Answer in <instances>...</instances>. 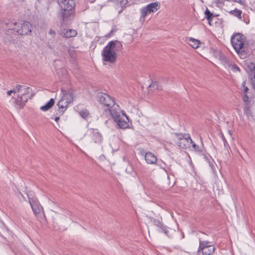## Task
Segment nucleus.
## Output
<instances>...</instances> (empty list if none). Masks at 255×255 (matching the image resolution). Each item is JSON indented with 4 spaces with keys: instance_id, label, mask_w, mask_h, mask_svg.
<instances>
[{
    "instance_id": "16",
    "label": "nucleus",
    "mask_w": 255,
    "mask_h": 255,
    "mask_svg": "<svg viewBox=\"0 0 255 255\" xmlns=\"http://www.w3.org/2000/svg\"><path fill=\"white\" fill-rule=\"evenodd\" d=\"M154 224L159 228V232H163L166 236H169L168 228L164 226L161 222L158 220H155Z\"/></svg>"
},
{
    "instance_id": "33",
    "label": "nucleus",
    "mask_w": 255,
    "mask_h": 255,
    "mask_svg": "<svg viewBox=\"0 0 255 255\" xmlns=\"http://www.w3.org/2000/svg\"><path fill=\"white\" fill-rule=\"evenodd\" d=\"M233 1L237 2L242 5H245L246 4L245 0H233Z\"/></svg>"
},
{
    "instance_id": "23",
    "label": "nucleus",
    "mask_w": 255,
    "mask_h": 255,
    "mask_svg": "<svg viewBox=\"0 0 255 255\" xmlns=\"http://www.w3.org/2000/svg\"><path fill=\"white\" fill-rule=\"evenodd\" d=\"M189 44L192 46L193 48L196 49L199 46V44L200 42L199 40L195 39L192 38H190L189 40Z\"/></svg>"
},
{
    "instance_id": "22",
    "label": "nucleus",
    "mask_w": 255,
    "mask_h": 255,
    "mask_svg": "<svg viewBox=\"0 0 255 255\" xmlns=\"http://www.w3.org/2000/svg\"><path fill=\"white\" fill-rule=\"evenodd\" d=\"M226 67L229 71H232L234 72H240V71L239 67L234 63H227Z\"/></svg>"
},
{
    "instance_id": "26",
    "label": "nucleus",
    "mask_w": 255,
    "mask_h": 255,
    "mask_svg": "<svg viewBox=\"0 0 255 255\" xmlns=\"http://www.w3.org/2000/svg\"><path fill=\"white\" fill-rule=\"evenodd\" d=\"M246 82H243L242 84V91L244 92V96H245L246 95H247L249 97H252V96L250 95H248V91L249 90V89L246 86Z\"/></svg>"
},
{
    "instance_id": "24",
    "label": "nucleus",
    "mask_w": 255,
    "mask_h": 255,
    "mask_svg": "<svg viewBox=\"0 0 255 255\" xmlns=\"http://www.w3.org/2000/svg\"><path fill=\"white\" fill-rule=\"evenodd\" d=\"M23 87H28L26 86H21L20 85L17 84L16 86L12 89L13 93H20V92H24Z\"/></svg>"
},
{
    "instance_id": "15",
    "label": "nucleus",
    "mask_w": 255,
    "mask_h": 255,
    "mask_svg": "<svg viewBox=\"0 0 255 255\" xmlns=\"http://www.w3.org/2000/svg\"><path fill=\"white\" fill-rule=\"evenodd\" d=\"M64 99H65L61 97L57 104L59 109L60 110V112L62 114L65 111L69 104L67 101H65Z\"/></svg>"
},
{
    "instance_id": "32",
    "label": "nucleus",
    "mask_w": 255,
    "mask_h": 255,
    "mask_svg": "<svg viewBox=\"0 0 255 255\" xmlns=\"http://www.w3.org/2000/svg\"><path fill=\"white\" fill-rule=\"evenodd\" d=\"M119 3H120L122 7L126 6L128 3V0H118Z\"/></svg>"
},
{
    "instance_id": "8",
    "label": "nucleus",
    "mask_w": 255,
    "mask_h": 255,
    "mask_svg": "<svg viewBox=\"0 0 255 255\" xmlns=\"http://www.w3.org/2000/svg\"><path fill=\"white\" fill-rule=\"evenodd\" d=\"M246 42V38L241 33H236L231 38L232 44L238 53H242L245 51L244 45Z\"/></svg>"
},
{
    "instance_id": "4",
    "label": "nucleus",
    "mask_w": 255,
    "mask_h": 255,
    "mask_svg": "<svg viewBox=\"0 0 255 255\" xmlns=\"http://www.w3.org/2000/svg\"><path fill=\"white\" fill-rule=\"evenodd\" d=\"M61 10V16L64 23L67 21L74 11L75 6L73 0H58Z\"/></svg>"
},
{
    "instance_id": "3",
    "label": "nucleus",
    "mask_w": 255,
    "mask_h": 255,
    "mask_svg": "<svg viewBox=\"0 0 255 255\" xmlns=\"http://www.w3.org/2000/svg\"><path fill=\"white\" fill-rule=\"evenodd\" d=\"M98 101L105 107V114L107 117L110 116L112 114L116 106H119L115 104L114 100L108 94L104 93L98 94L97 96Z\"/></svg>"
},
{
    "instance_id": "17",
    "label": "nucleus",
    "mask_w": 255,
    "mask_h": 255,
    "mask_svg": "<svg viewBox=\"0 0 255 255\" xmlns=\"http://www.w3.org/2000/svg\"><path fill=\"white\" fill-rule=\"evenodd\" d=\"M248 66L251 70V80L253 87L255 89V64L251 63Z\"/></svg>"
},
{
    "instance_id": "5",
    "label": "nucleus",
    "mask_w": 255,
    "mask_h": 255,
    "mask_svg": "<svg viewBox=\"0 0 255 255\" xmlns=\"http://www.w3.org/2000/svg\"><path fill=\"white\" fill-rule=\"evenodd\" d=\"M114 111L110 115L115 122L121 129H126L129 127V119L126 114L120 109L119 106H116Z\"/></svg>"
},
{
    "instance_id": "10",
    "label": "nucleus",
    "mask_w": 255,
    "mask_h": 255,
    "mask_svg": "<svg viewBox=\"0 0 255 255\" xmlns=\"http://www.w3.org/2000/svg\"><path fill=\"white\" fill-rule=\"evenodd\" d=\"M87 134L89 137L91 142L99 145L102 143L104 139L103 136L97 129H89L87 130Z\"/></svg>"
},
{
    "instance_id": "40",
    "label": "nucleus",
    "mask_w": 255,
    "mask_h": 255,
    "mask_svg": "<svg viewBox=\"0 0 255 255\" xmlns=\"http://www.w3.org/2000/svg\"><path fill=\"white\" fill-rule=\"evenodd\" d=\"M69 53L70 55L72 57H74V55H72V52H71V50H69Z\"/></svg>"
},
{
    "instance_id": "7",
    "label": "nucleus",
    "mask_w": 255,
    "mask_h": 255,
    "mask_svg": "<svg viewBox=\"0 0 255 255\" xmlns=\"http://www.w3.org/2000/svg\"><path fill=\"white\" fill-rule=\"evenodd\" d=\"M160 8V3L158 1H155L147 4L140 9V17L139 21L141 23L145 21V17L151 13H153L157 11Z\"/></svg>"
},
{
    "instance_id": "6",
    "label": "nucleus",
    "mask_w": 255,
    "mask_h": 255,
    "mask_svg": "<svg viewBox=\"0 0 255 255\" xmlns=\"http://www.w3.org/2000/svg\"><path fill=\"white\" fill-rule=\"evenodd\" d=\"M173 137L175 144L182 148H190L191 144L193 143L189 134L174 133L173 134Z\"/></svg>"
},
{
    "instance_id": "39",
    "label": "nucleus",
    "mask_w": 255,
    "mask_h": 255,
    "mask_svg": "<svg viewBox=\"0 0 255 255\" xmlns=\"http://www.w3.org/2000/svg\"><path fill=\"white\" fill-rule=\"evenodd\" d=\"M59 117H56L55 118V121L56 122H58V121H59Z\"/></svg>"
},
{
    "instance_id": "20",
    "label": "nucleus",
    "mask_w": 255,
    "mask_h": 255,
    "mask_svg": "<svg viewBox=\"0 0 255 255\" xmlns=\"http://www.w3.org/2000/svg\"><path fill=\"white\" fill-rule=\"evenodd\" d=\"M62 92L63 93L62 98L65 99V101H67L69 104H71L73 101V94L70 91H63L62 90Z\"/></svg>"
},
{
    "instance_id": "30",
    "label": "nucleus",
    "mask_w": 255,
    "mask_h": 255,
    "mask_svg": "<svg viewBox=\"0 0 255 255\" xmlns=\"http://www.w3.org/2000/svg\"><path fill=\"white\" fill-rule=\"evenodd\" d=\"M191 150L195 151L200 152V150L199 149V146L196 144L195 143L193 142V143L191 144V147L188 148Z\"/></svg>"
},
{
    "instance_id": "19",
    "label": "nucleus",
    "mask_w": 255,
    "mask_h": 255,
    "mask_svg": "<svg viewBox=\"0 0 255 255\" xmlns=\"http://www.w3.org/2000/svg\"><path fill=\"white\" fill-rule=\"evenodd\" d=\"M29 202L34 214L35 215L39 214L42 209V207L37 203L31 202L30 199H29Z\"/></svg>"
},
{
    "instance_id": "34",
    "label": "nucleus",
    "mask_w": 255,
    "mask_h": 255,
    "mask_svg": "<svg viewBox=\"0 0 255 255\" xmlns=\"http://www.w3.org/2000/svg\"><path fill=\"white\" fill-rule=\"evenodd\" d=\"M221 137H222V140H223V141L224 142V144L225 146H226L227 145L229 146L228 142H227L226 138L224 136V135L222 134L221 135Z\"/></svg>"
},
{
    "instance_id": "28",
    "label": "nucleus",
    "mask_w": 255,
    "mask_h": 255,
    "mask_svg": "<svg viewBox=\"0 0 255 255\" xmlns=\"http://www.w3.org/2000/svg\"><path fill=\"white\" fill-rule=\"evenodd\" d=\"M54 48H56V49L61 51H63L65 50L66 46L64 44L60 42L58 44H55V47Z\"/></svg>"
},
{
    "instance_id": "42",
    "label": "nucleus",
    "mask_w": 255,
    "mask_h": 255,
    "mask_svg": "<svg viewBox=\"0 0 255 255\" xmlns=\"http://www.w3.org/2000/svg\"><path fill=\"white\" fill-rule=\"evenodd\" d=\"M89 1L91 2V3H92L93 2H94L95 1V0H89Z\"/></svg>"
},
{
    "instance_id": "12",
    "label": "nucleus",
    "mask_w": 255,
    "mask_h": 255,
    "mask_svg": "<svg viewBox=\"0 0 255 255\" xmlns=\"http://www.w3.org/2000/svg\"><path fill=\"white\" fill-rule=\"evenodd\" d=\"M208 242L200 241L198 253L199 255H212L215 250L214 246L208 245Z\"/></svg>"
},
{
    "instance_id": "29",
    "label": "nucleus",
    "mask_w": 255,
    "mask_h": 255,
    "mask_svg": "<svg viewBox=\"0 0 255 255\" xmlns=\"http://www.w3.org/2000/svg\"><path fill=\"white\" fill-rule=\"evenodd\" d=\"M79 115L84 119H86L88 117L89 113L87 110H82L79 112Z\"/></svg>"
},
{
    "instance_id": "2",
    "label": "nucleus",
    "mask_w": 255,
    "mask_h": 255,
    "mask_svg": "<svg viewBox=\"0 0 255 255\" xmlns=\"http://www.w3.org/2000/svg\"><path fill=\"white\" fill-rule=\"evenodd\" d=\"M122 46V44L117 41L109 42L102 51L103 60L111 63L115 62L117 56L116 48L120 49Z\"/></svg>"
},
{
    "instance_id": "35",
    "label": "nucleus",
    "mask_w": 255,
    "mask_h": 255,
    "mask_svg": "<svg viewBox=\"0 0 255 255\" xmlns=\"http://www.w3.org/2000/svg\"><path fill=\"white\" fill-rule=\"evenodd\" d=\"M19 196H20V197H19V199H20V200L21 201H22V200H23V201H25V200H25V197L23 196V195L21 193H19Z\"/></svg>"
},
{
    "instance_id": "18",
    "label": "nucleus",
    "mask_w": 255,
    "mask_h": 255,
    "mask_svg": "<svg viewBox=\"0 0 255 255\" xmlns=\"http://www.w3.org/2000/svg\"><path fill=\"white\" fill-rule=\"evenodd\" d=\"M48 34L51 36V38L49 39L48 44L49 47L51 49H53V47H55V44H54V40L56 36V31L52 29H50L48 31Z\"/></svg>"
},
{
    "instance_id": "25",
    "label": "nucleus",
    "mask_w": 255,
    "mask_h": 255,
    "mask_svg": "<svg viewBox=\"0 0 255 255\" xmlns=\"http://www.w3.org/2000/svg\"><path fill=\"white\" fill-rule=\"evenodd\" d=\"M230 13L234 15L235 16H237L239 19H241L242 18V11L241 10L238 9H235L233 10H231L230 11Z\"/></svg>"
},
{
    "instance_id": "31",
    "label": "nucleus",
    "mask_w": 255,
    "mask_h": 255,
    "mask_svg": "<svg viewBox=\"0 0 255 255\" xmlns=\"http://www.w3.org/2000/svg\"><path fill=\"white\" fill-rule=\"evenodd\" d=\"M133 170V168L132 165L130 163H128V166L127 167L126 169V171L128 173H131L132 172Z\"/></svg>"
},
{
    "instance_id": "1",
    "label": "nucleus",
    "mask_w": 255,
    "mask_h": 255,
    "mask_svg": "<svg viewBox=\"0 0 255 255\" xmlns=\"http://www.w3.org/2000/svg\"><path fill=\"white\" fill-rule=\"evenodd\" d=\"M1 25L2 28L5 31V38L8 41L13 40L10 35L11 33L15 35H25L29 34L32 29L31 23L25 21L22 23L10 20L3 21L1 22Z\"/></svg>"
},
{
    "instance_id": "36",
    "label": "nucleus",
    "mask_w": 255,
    "mask_h": 255,
    "mask_svg": "<svg viewBox=\"0 0 255 255\" xmlns=\"http://www.w3.org/2000/svg\"><path fill=\"white\" fill-rule=\"evenodd\" d=\"M12 93H13L12 90H9L7 92V96H10Z\"/></svg>"
},
{
    "instance_id": "11",
    "label": "nucleus",
    "mask_w": 255,
    "mask_h": 255,
    "mask_svg": "<svg viewBox=\"0 0 255 255\" xmlns=\"http://www.w3.org/2000/svg\"><path fill=\"white\" fill-rule=\"evenodd\" d=\"M24 92L20 96L18 95L14 102L15 106L18 109L23 108L27 102L30 89L29 87H23Z\"/></svg>"
},
{
    "instance_id": "14",
    "label": "nucleus",
    "mask_w": 255,
    "mask_h": 255,
    "mask_svg": "<svg viewBox=\"0 0 255 255\" xmlns=\"http://www.w3.org/2000/svg\"><path fill=\"white\" fill-rule=\"evenodd\" d=\"M144 158L148 164H155L157 161L156 157L150 152L145 153Z\"/></svg>"
},
{
    "instance_id": "38",
    "label": "nucleus",
    "mask_w": 255,
    "mask_h": 255,
    "mask_svg": "<svg viewBox=\"0 0 255 255\" xmlns=\"http://www.w3.org/2000/svg\"><path fill=\"white\" fill-rule=\"evenodd\" d=\"M217 1L220 3H223L224 2L223 0H217Z\"/></svg>"
},
{
    "instance_id": "27",
    "label": "nucleus",
    "mask_w": 255,
    "mask_h": 255,
    "mask_svg": "<svg viewBox=\"0 0 255 255\" xmlns=\"http://www.w3.org/2000/svg\"><path fill=\"white\" fill-rule=\"evenodd\" d=\"M205 15L206 18L208 20L209 23L210 24V20L212 18L213 14L208 9H206L205 11Z\"/></svg>"
},
{
    "instance_id": "9",
    "label": "nucleus",
    "mask_w": 255,
    "mask_h": 255,
    "mask_svg": "<svg viewBox=\"0 0 255 255\" xmlns=\"http://www.w3.org/2000/svg\"><path fill=\"white\" fill-rule=\"evenodd\" d=\"M253 98L254 97H250L246 95L243 97V100L244 102V114L246 115L250 121L255 123V118L251 111V107L252 106V101Z\"/></svg>"
},
{
    "instance_id": "21",
    "label": "nucleus",
    "mask_w": 255,
    "mask_h": 255,
    "mask_svg": "<svg viewBox=\"0 0 255 255\" xmlns=\"http://www.w3.org/2000/svg\"><path fill=\"white\" fill-rule=\"evenodd\" d=\"M54 104V100L51 98L47 104L40 107V110L42 111H47L52 108Z\"/></svg>"
},
{
    "instance_id": "37",
    "label": "nucleus",
    "mask_w": 255,
    "mask_h": 255,
    "mask_svg": "<svg viewBox=\"0 0 255 255\" xmlns=\"http://www.w3.org/2000/svg\"><path fill=\"white\" fill-rule=\"evenodd\" d=\"M228 133H229V134L231 136H232V134H233V131H232V130H229L228 131Z\"/></svg>"
},
{
    "instance_id": "41",
    "label": "nucleus",
    "mask_w": 255,
    "mask_h": 255,
    "mask_svg": "<svg viewBox=\"0 0 255 255\" xmlns=\"http://www.w3.org/2000/svg\"><path fill=\"white\" fill-rule=\"evenodd\" d=\"M154 85H156V83H153L152 84H151V85H150V87H151V86H153H153H154Z\"/></svg>"
},
{
    "instance_id": "13",
    "label": "nucleus",
    "mask_w": 255,
    "mask_h": 255,
    "mask_svg": "<svg viewBox=\"0 0 255 255\" xmlns=\"http://www.w3.org/2000/svg\"><path fill=\"white\" fill-rule=\"evenodd\" d=\"M77 34V31L72 29H64L59 32V34L60 36L66 38L74 37L76 36Z\"/></svg>"
}]
</instances>
